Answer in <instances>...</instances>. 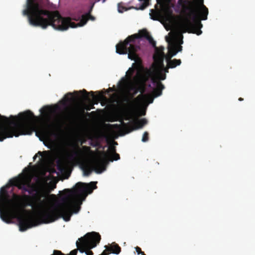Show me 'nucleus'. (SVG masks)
<instances>
[{
    "mask_svg": "<svg viewBox=\"0 0 255 255\" xmlns=\"http://www.w3.org/2000/svg\"><path fill=\"white\" fill-rule=\"evenodd\" d=\"M97 182L89 184L78 182L73 189H65L63 191V195L57 199L54 194L50 197L54 200L55 204L50 207H45L38 212V217L43 223H52L59 218H63L66 222L69 221L73 213H77L80 209V205L85 200L88 194L92 193L97 188Z\"/></svg>",
    "mask_w": 255,
    "mask_h": 255,
    "instance_id": "f257e3e1",
    "label": "nucleus"
},
{
    "mask_svg": "<svg viewBox=\"0 0 255 255\" xmlns=\"http://www.w3.org/2000/svg\"><path fill=\"white\" fill-rule=\"evenodd\" d=\"M42 3H33L29 4V11L31 12L29 17V24L34 26L41 27L43 29L46 28L48 26H51L55 29L64 31L69 27L76 28L78 26L84 25L89 19L94 20L95 18L91 13L94 7L95 2L90 7L89 10L86 14L81 16L80 22L75 23L71 21L70 17H62L58 11H49L43 9L41 7ZM25 13L28 10L24 11Z\"/></svg>",
    "mask_w": 255,
    "mask_h": 255,
    "instance_id": "f03ea898",
    "label": "nucleus"
},
{
    "mask_svg": "<svg viewBox=\"0 0 255 255\" xmlns=\"http://www.w3.org/2000/svg\"><path fill=\"white\" fill-rule=\"evenodd\" d=\"M27 206H32L30 196L24 195L22 196L13 194V199L9 196L5 187L0 190V217L4 222L9 224L13 219L16 218L18 222L19 230L25 231L37 224L33 218L30 215H23L24 208Z\"/></svg>",
    "mask_w": 255,
    "mask_h": 255,
    "instance_id": "7ed1b4c3",
    "label": "nucleus"
},
{
    "mask_svg": "<svg viewBox=\"0 0 255 255\" xmlns=\"http://www.w3.org/2000/svg\"><path fill=\"white\" fill-rule=\"evenodd\" d=\"M37 117L29 111L20 113L18 116L7 118L0 114V141L20 135L30 134Z\"/></svg>",
    "mask_w": 255,
    "mask_h": 255,
    "instance_id": "20e7f679",
    "label": "nucleus"
},
{
    "mask_svg": "<svg viewBox=\"0 0 255 255\" xmlns=\"http://www.w3.org/2000/svg\"><path fill=\"white\" fill-rule=\"evenodd\" d=\"M146 39L152 46H155V41L146 29L139 31L138 34L128 36L123 41H120L116 45V52L120 54H128V58L136 62H140L141 59L139 56L140 50V38Z\"/></svg>",
    "mask_w": 255,
    "mask_h": 255,
    "instance_id": "39448f33",
    "label": "nucleus"
},
{
    "mask_svg": "<svg viewBox=\"0 0 255 255\" xmlns=\"http://www.w3.org/2000/svg\"><path fill=\"white\" fill-rule=\"evenodd\" d=\"M185 9L189 10L188 16L193 21L186 19L184 24L186 29L184 32L200 35L203 26L200 20H206L209 12L208 8L203 4V0H200L197 4L192 3L191 6L185 7Z\"/></svg>",
    "mask_w": 255,
    "mask_h": 255,
    "instance_id": "423d86ee",
    "label": "nucleus"
},
{
    "mask_svg": "<svg viewBox=\"0 0 255 255\" xmlns=\"http://www.w3.org/2000/svg\"><path fill=\"white\" fill-rule=\"evenodd\" d=\"M101 239L98 233L92 232L87 233L76 242L77 251L79 250L81 253H85L87 255H93L91 250L97 246Z\"/></svg>",
    "mask_w": 255,
    "mask_h": 255,
    "instance_id": "0eeeda50",
    "label": "nucleus"
},
{
    "mask_svg": "<svg viewBox=\"0 0 255 255\" xmlns=\"http://www.w3.org/2000/svg\"><path fill=\"white\" fill-rule=\"evenodd\" d=\"M79 92L84 93V95L82 96L84 102L91 103V104L89 105L85 103L84 104V109L82 110L80 113H77L76 114L74 119L75 121H77L81 118L82 115L85 113V109L87 111H90L92 109H94V105L95 104H98L101 100L106 99L104 93L102 92H99L98 95H95V92L93 91L88 92L85 89L80 91Z\"/></svg>",
    "mask_w": 255,
    "mask_h": 255,
    "instance_id": "6e6552de",
    "label": "nucleus"
},
{
    "mask_svg": "<svg viewBox=\"0 0 255 255\" xmlns=\"http://www.w3.org/2000/svg\"><path fill=\"white\" fill-rule=\"evenodd\" d=\"M146 77L140 72L138 71L136 75L133 78V85L131 89L134 91L133 94L131 98H133L138 92H140L141 94L145 91V83L146 82Z\"/></svg>",
    "mask_w": 255,
    "mask_h": 255,
    "instance_id": "1a4fd4ad",
    "label": "nucleus"
},
{
    "mask_svg": "<svg viewBox=\"0 0 255 255\" xmlns=\"http://www.w3.org/2000/svg\"><path fill=\"white\" fill-rule=\"evenodd\" d=\"M108 158V153L107 152L104 151L98 152V155L93 161L94 169L96 173H101L106 169Z\"/></svg>",
    "mask_w": 255,
    "mask_h": 255,
    "instance_id": "9d476101",
    "label": "nucleus"
},
{
    "mask_svg": "<svg viewBox=\"0 0 255 255\" xmlns=\"http://www.w3.org/2000/svg\"><path fill=\"white\" fill-rule=\"evenodd\" d=\"M166 77V74L163 73L162 71H159L155 76L151 78V81L155 87L153 89L155 97H158L161 95L162 91L164 89V86L160 82V80H165Z\"/></svg>",
    "mask_w": 255,
    "mask_h": 255,
    "instance_id": "9b49d317",
    "label": "nucleus"
},
{
    "mask_svg": "<svg viewBox=\"0 0 255 255\" xmlns=\"http://www.w3.org/2000/svg\"><path fill=\"white\" fill-rule=\"evenodd\" d=\"M147 123V120L145 119H142L132 123L129 122L125 123L123 122L122 123V128L125 133H128L135 129L142 128Z\"/></svg>",
    "mask_w": 255,
    "mask_h": 255,
    "instance_id": "f8f14e48",
    "label": "nucleus"
},
{
    "mask_svg": "<svg viewBox=\"0 0 255 255\" xmlns=\"http://www.w3.org/2000/svg\"><path fill=\"white\" fill-rule=\"evenodd\" d=\"M152 94L153 95L151 94H140L136 98L130 101L129 105L130 107H133L135 103L138 102L145 101L148 102L149 104L152 103L154 98L156 97H155L153 92H152Z\"/></svg>",
    "mask_w": 255,
    "mask_h": 255,
    "instance_id": "ddd939ff",
    "label": "nucleus"
},
{
    "mask_svg": "<svg viewBox=\"0 0 255 255\" xmlns=\"http://www.w3.org/2000/svg\"><path fill=\"white\" fill-rule=\"evenodd\" d=\"M10 183L12 185L17 187L18 189L23 190L24 192H28L31 193V191L29 190L26 186V183L23 178H15L10 180Z\"/></svg>",
    "mask_w": 255,
    "mask_h": 255,
    "instance_id": "4468645a",
    "label": "nucleus"
},
{
    "mask_svg": "<svg viewBox=\"0 0 255 255\" xmlns=\"http://www.w3.org/2000/svg\"><path fill=\"white\" fill-rule=\"evenodd\" d=\"M153 47L155 48V52L153 55L154 61L158 64H162L163 65V60L165 57L163 52L164 47L163 46L157 47L156 46Z\"/></svg>",
    "mask_w": 255,
    "mask_h": 255,
    "instance_id": "2eb2a0df",
    "label": "nucleus"
},
{
    "mask_svg": "<svg viewBox=\"0 0 255 255\" xmlns=\"http://www.w3.org/2000/svg\"><path fill=\"white\" fill-rule=\"evenodd\" d=\"M40 2V3H42V4H41V7L43 9H46L45 8V4H44V0H27V2H26V7L25 9H24L23 11H22V13L24 15H27L28 16V21L29 22V17L31 15V12L30 11V10L29 11L28 10V12L27 13H25L24 11L26 10H29V4H31V3H39Z\"/></svg>",
    "mask_w": 255,
    "mask_h": 255,
    "instance_id": "dca6fc26",
    "label": "nucleus"
},
{
    "mask_svg": "<svg viewBox=\"0 0 255 255\" xmlns=\"http://www.w3.org/2000/svg\"><path fill=\"white\" fill-rule=\"evenodd\" d=\"M107 246L109 249L111 254L118 255L121 252V247L115 242H113L111 244H109Z\"/></svg>",
    "mask_w": 255,
    "mask_h": 255,
    "instance_id": "f3484780",
    "label": "nucleus"
},
{
    "mask_svg": "<svg viewBox=\"0 0 255 255\" xmlns=\"http://www.w3.org/2000/svg\"><path fill=\"white\" fill-rule=\"evenodd\" d=\"M167 64L168 65V68H174L177 66H179L181 63L180 59H174L171 60L168 58H166Z\"/></svg>",
    "mask_w": 255,
    "mask_h": 255,
    "instance_id": "a211bd4d",
    "label": "nucleus"
},
{
    "mask_svg": "<svg viewBox=\"0 0 255 255\" xmlns=\"http://www.w3.org/2000/svg\"><path fill=\"white\" fill-rule=\"evenodd\" d=\"M168 55L166 58L171 59V57L175 55L177 53V46L176 44H171L168 47Z\"/></svg>",
    "mask_w": 255,
    "mask_h": 255,
    "instance_id": "6ab92c4d",
    "label": "nucleus"
},
{
    "mask_svg": "<svg viewBox=\"0 0 255 255\" xmlns=\"http://www.w3.org/2000/svg\"><path fill=\"white\" fill-rule=\"evenodd\" d=\"M40 112L43 114L45 117L49 119L50 115L52 112V109L50 107L45 106L40 109Z\"/></svg>",
    "mask_w": 255,
    "mask_h": 255,
    "instance_id": "aec40b11",
    "label": "nucleus"
},
{
    "mask_svg": "<svg viewBox=\"0 0 255 255\" xmlns=\"http://www.w3.org/2000/svg\"><path fill=\"white\" fill-rule=\"evenodd\" d=\"M77 249H74L70 252V253L68 255H65L62 253L60 251L58 250H54L53 251V254L51 255H77Z\"/></svg>",
    "mask_w": 255,
    "mask_h": 255,
    "instance_id": "412c9836",
    "label": "nucleus"
},
{
    "mask_svg": "<svg viewBox=\"0 0 255 255\" xmlns=\"http://www.w3.org/2000/svg\"><path fill=\"white\" fill-rule=\"evenodd\" d=\"M57 169L61 171H62L65 167V163L63 160H58L57 161Z\"/></svg>",
    "mask_w": 255,
    "mask_h": 255,
    "instance_id": "4be33fe9",
    "label": "nucleus"
},
{
    "mask_svg": "<svg viewBox=\"0 0 255 255\" xmlns=\"http://www.w3.org/2000/svg\"><path fill=\"white\" fill-rule=\"evenodd\" d=\"M139 1H143V2L141 4L139 8H136V9L143 10L149 4V0H139Z\"/></svg>",
    "mask_w": 255,
    "mask_h": 255,
    "instance_id": "5701e85b",
    "label": "nucleus"
},
{
    "mask_svg": "<svg viewBox=\"0 0 255 255\" xmlns=\"http://www.w3.org/2000/svg\"><path fill=\"white\" fill-rule=\"evenodd\" d=\"M64 98L67 102H71L74 100L73 94L71 93H67L65 96Z\"/></svg>",
    "mask_w": 255,
    "mask_h": 255,
    "instance_id": "b1692460",
    "label": "nucleus"
},
{
    "mask_svg": "<svg viewBox=\"0 0 255 255\" xmlns=\"http://www.w3.org/2000/svg\"><path fill=\"white\" fill-rule=\"evenodd\" d=\"M113 155L112 156V158L110 159V161H113L114 160H118L120 159V155L116 152V149L114 147H113Z\"/></svg>",
    "mask_w": 255,
    "mask_h": 255,
    "instance_id": "393cba45",
    "label": "nucleus"
},
{
    "mask_svg": "<svg viewBox=\"0 0 255 255\" xmlns=\"http://www.w3.org/2000/svg\"><path fill=\"white\" fill-rule=\"evenodd\" d=\"M128 9L127 7L123 6L122 4H118V11L120 13H123L125 11H127Z\"/></svg>",
    "mask_w": 255,
    "mask_h": 255,
    "instance_id": "a878e982",
    "label": "nucleus"
},
{
    "mask_svg": "<svg viewBox=\"0 0 255 255\" xmlns=\"http://www.w3.org/2000/svg\"><path fill=\"white\" fill-rule=\"evenodd\" d=\"M149 139V134L147 131H145L143 133L142 138V142H146Z\"/></svg>",
    "mask_w": 255,
    "mask_h": 255,
    "instance_id": "bb28decb",
    "label": "nucleus"
},
{
    "mask_svg": "<svg viewBox=\"0 0 255 255\" xmlns=\"http://www.w3.org/2000/svg\"><path fill=\"white\" fill-rule=\"evenodd\" d=\"M161 66V68L162 69V71L164 72L163 73H166L169 72V69L170 68H168V65L167 64V67H165L164 64L163 65L162 64H159Z\"/></svg>",
    "mask_w": 255,
    "mask_h": 255,
    "instance_id": "cd10ccee",
    "label": "nucleus"
},
{
    "mask_svg": "<svg viewBox=\"0 0 255 255\" xmlns=\"http://www.w3.org/2000/svg\"><path fill=\"white\" fill-rule=\"evenodd\" d=\"M105 250L102 252V253L99 255H109L111 254L110 252L109 249L108 248L107 245L105 246Z\"/></svg>",
    "mask_w": 255,
    "mask_h": 255,
    "instance_id": "c85d7f7f",
    "label": "nucleus"
},
{
    "mask_svg": "<svg viewBox=\"0 0 255 255\" xmlns=\"http://www.w3.org/2000/svg\"><path fill=\"white\" fill-rule=\"evenodd\" d=\"M105 250L102 252V253L99 255H109L111 254L110 252L109 249L108 248L107 245L105 246Z\"/></svg>",
    "mask_w": 255,
    "mask_h": 255,
    "instance_id": "c756f323",
    "label": "nucleus"
},
{
    "mask_svg": "<svg viewBox=\"0 0 255 255\" xmlns=\"http://www.w3.org/2000/svg\"><path fill=\"white\" fill-rule=\"evenodd\" d=\"M91 145L93 146H95V147H99V148H102L103 149H105V146H102L100 143L98 141H96V142H95L94 143H91Z\"/></svg>",
    "mask_w": 255,
    "mask_h": 255,
    "instance_id": "7c9ffc66",
    "label": "nucleus"
},
{
    "mask_svg": "<svg viewBox=\"0 0 255 255\" xmlns=\"http://www.w3.org/2000/svg\"><path fill=\"white\" fill-rule=\"evenodd\" d=\"M135 249L138 255H146L144 253L141 251V249L139 247H136Z\"/></svg>",
    "mask_w": 255,
    "mask_h": 255,
    "instance_id": "2f4dec72",
    "label": "nucleus"
},
{
    "mask_svg": "<svg viewBox=\"0 0 255 255\" xmlns=\"http://www.w3.org/2000/svg\"><path fill=\"white\" fill-rule=\"evenodd\" d=\"M152 11L153 12V15H151V18L153 20H157V16H158V13H157L155 11L152 10Z\"/></svg>",
    "mask_w": 255,
    "mask_h": 255,
    "instance_id": "473e14b6",
    "label": "nucleus"
},
{
    "mask_svg": "<svg viewBox=\"0 0 255 255\" xmlns=\"http://www.w3.org/2000/svg\"><path fill=\"white\" fill-rule=\"evenodd\" d=\"M91 172V170L89 169H86L84 170V174L85 176H88Z\"/></svg>",
    "mask_w": 255,
    "mask_h": 255,
    "instance_id": "72a5a7b5",
    "label": "nucleus"
},
{
    "mask_svg": "<svg viewBox=\"0 0 255 255\" xmlns=\"http://www.w3.org/2000/svg\"><path fill=\"white\" fill-rule=\"evenodd\" d=\"M134 72V69L130 68L127 72V74L129 75V76L131 77Z\"/></svg>",
    "mask_w": 255,
    "mask_h": 255,
    "instance_id": "f704fd0d",
    "label": "nucleus"
},
{
    "mask_svg": "<svg viewBox=\"0 0 255 255\" xmlns=\"http://www.w3.org/2000/svg\"><path fill=\"white\" fill-rule=\"evenodd\" d=\"M176 46H177V51H178V52L182 51V47L181 45H176Z\"/></svg>",
    "mask_w": 255,
    "mask_h": 255,
    "instance_id": "c9c22d12",
    "label": "nucleus"
},
{
    "mask_svg": "<svg viewBox=\"0 0 255 255\" xmlns=\"http://www.w3.org/2000/svg\"><path fill=\"white\" fill-rule=\"evenodd\" d=\"M78 152H77V151H75V152H74V154H73V155H71V158H73V157H74V156H77V155H78Z\"/></svg>",
    "mask_w": 255,
    "mask_h": 255,
    "instance_id": "e433bc0d",
    "label": "nucleus"
},
{
    "mask_svg": "<svg viewBox=\"0 0 255 255\" xmlns=\"http://www.w3.org/2000/svg\"><path fill=\"white\" fill-rule=\"evenodd\" d=\"M45 133L47 134H48V135L52 134V133H53V131H52L51 130H48V131L45 132Z\"/></svg>",
    "mask_w": 255,
    "mask_h": 255,
    "instance_id": "4c0bfd02",
    "label": "nucleus"
},
{
    "mask_svg": "<svg viewBox=\"0 0 255 255\" xmlns=\"http://www.w3.org/2000/svg\"><path fill=\"white\" fill-rule=\"evenodd\" d=\"M108 92H113V91H114V89L112 88H109L108 89Z\"/></svg>",
    "mask_w": 255,
    "mask_h": 255,
    "instance_id": "58836bf2",
    "label": "nucleus"
},
{
    "mask_svg": "<svg viewBox=\"0 0 255 255\" xmlns=\"http://www.w3.org/2000/svg\"><path fill=\"white\" fill-rule=\"evenodd\" d=\"M166 41H167L168 43H169V42H170V40L169 39V38H168V37H167V36H166Z\"/></svg>",
    "mask_w": 255,
    "mask_h": 255,
    "instance_id": "ea45409f",
    "label": "nucleus"
},
{
    "mask_svg": "<svg viewBox=\"0 0 255 255\" xmlns=\"http://www.w3.org/2000/svg\"><path fill=\"white\" fill-rule=\"evenodd\" d=\"M243 100H244V99H243V98H239V101H243Z\"/></svg>",
    "mask_w": 255,
    "mask_h": 255,
    "instance_id": "a19ab883",
    "label": "nucleus"
},
{
    "mask_svg": "<svg viewBox=\"0 0 255 255\" xmlns=\"http://www.w3.org/2000/svg\"><path fill=\"white\" fill-rule=\"evenodd\" d=\"M38 154H39L40 155H42V152L41 151H38Z\"/></svg>",
    "mask_w": 255,
    "mask_h": 255,
    "instance_id": "79ce46f5",
    "label": "nucleus"
},
{
    "mask_svg": "<svg viewBox=\"0 0 255 255\" xmlns=\"http://www.w3.org/2000/svg\"><path fill=\"white\" fill-rule=\"evenodd\" d=\"M38 201H39V202H41V197H39L38 199H37Z\"/></svg>",
    "mask_w": 255,
    "mask_h": 255,
    "instance_id": "37998d69",
    "label": "nucleus"
},
{
    "mask_svg": "<svg viewBox=\"0 0 255 255\" xmlns=\"http://www.w3.org/2000/svg\"><path fill=\"white\" fill-rule=\"evenodd\" d=\"M126 120H129V118L128 117H127L126 118Z\"/></svg>",
    "mask_w": 255,
    "mask_h": 255,
    "instance_id": "c03bdc74",
    "label": "nucleus"
},
{
    "mask_svg": "<svg viewBox=\"0 0 255 255\" xmlns=\"http://www.w3.org/2000/svg\"><path fill=\"white\" fill-rule=\"evenodd\" d=\"M36 156H37V155H34V156L33 157V159H34V160H35V158H36Z\"/></svg>",
    "mask_w": 255,
    "mask_h": 255,
    "instance_id": "a18cd8bd",
    "label": "nucleus"
},
{
    "mask_svg": "<svg viewBox=\"0 0 255 255\" xmlns=\"http://www.w3.org/2000/svg\"><path fill=\"white\" fill-rule=\"evenodd\" d=\"M78 92H77V91H75V92H74V93H75V94H78Z\"/></svg>",
    "mask_w": 255,
    "mask_h": 255,
    "instance_id": "49530a36",
    "label": "nucleus"
},
{
    "mask_svg": "<svg viewBox=\"0 0 255 255\" xmlns=\"http://www.w3.org/2000/svg\"><path fill=\"white\" fill-rule=\"evenodd\" d=\"M106 0H102V2H105L106 1Z\"/></svg>",
    "mask_w": 255,
    "mask_h": 255,
    "instance_id": "de8ad7c7",
    "label": "nucleus"
},
{
    "mask_svg": "<svg viewBox=\"0 0 255 255\" xmlns=\"http://www.w3.org/2000/svg\"><path fill=\"white\" fill-rule=\"evenodd\" d=\"M181 38L182 39L183 38V35L182 34H181Z\"/></svg>",
    "mask_w": 255,
    "mask_h": 255,
    "instance_id": "09e8293b",
    "label": "nucleus"
},
{
    "mask_svg": "<svg viewBox=\"0 0 255 255\" xmlns=\"http://www.w3.org/2000/svg\"><path fill=\"white\" fill-rule=\"evenodd\" d=\"M84 147H85V148H89L88 147H87V146H84Z\"/></svg>",
    "mask_w": 255,
    "mask_h": 255,
    "instance_id": "8fccbe9b",
    "label": "nucleus"
},
{
    "mask_svg": "<svg viewBox=\"0 0 255 255\" xmlns=\"http://www.w3.org/2000/svg\"><path fill=\"white\" fill-rule=\"evenodd\" d=\"M56 187V185L55 184L54 187H53V188H55Z\"/></svg>",
    "mask_w": 255,
    "mask_h": 255,
    "instance_id": "3c124183",
    "label": "nucleus"
},
{
    "mask_svg": "<svg viewBox=\"0 0 255 255\" xmlns=\"http://www.w3.org/2000/svg\"><path fill=\"white\" fill-rule=\"evenodd\" d=\"M182 43H183V41H182V40H181V44H182Z\"/></svg>",
    "mask_w": 255,
    "mask_h": 255,
    "instance_id": "603ef678",
    "label": "nucleus"
},
{
    "mask_svg": "<svg viewBox=\"0 0 255 255\" xmlns=\"http://www.w3.org/2000/svg\"><path fill=\"white\" fill-rule=\"evenodd\" d=\"M157 0V2H158V0Z\"/></svg>",
    "mask_w": 255,
    "mask_h": 255,
    "instance_id": "864d4df0",
    "label": "nucleus"
}]
</instances>
